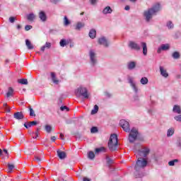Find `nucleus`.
Instances as JSON below:
<instances>
[{"mask_svg":"<svg viewBox=\"0 0 181 181\" xmlns=\"http://www.w3.org/2000/svg\"><path fill=\"white\" fill-rule=\"evenodd\" d=\"M97 112H98V105H95L94 109L91 110V115H94V114H97Z\"/></svg>","mask_w":181,"mask_h":181,"instance_id":"nucleus-34","label":"nucleus"},{"mask_svg":"<svg viewBox=\"0 0 181 181\" xmlns=\"http://www.w3.org/2000/svg\"><path fill=\"white\" fill-rule=\"evenodd\" d=\"M33 125H37V122L36 121L30 122V124L28 125V127H33Z\"/></svg>","mask_w":181,"mask_h":181,"instance_id":"nucleus-46","label":"nucleus"},{"mask_svg":"<svg viewBox=\"0 0 181 181\" xmlns=\"http://www.w3.org/2000/svg\"><path fill=\"white\" fill-rule=\"evenodd\" d=\"M30 110V117H36V114H35V110L31 107H29Z\"/></svg>","mask_w":181,"mask_h":181,"instance_id":"nucleus-40","label":"nucleus"},{"mask_svg":"<svg viewBox=\"0 0 181 181\" xmlns=\"http://www.w3.org/2000/svg\"><path fill=\"white\" fill-rule=\"evenodd\" d=\"M119 124L120 127H122L125 132H129V131H131V129L129 128V122H127L125 119L120 120Z\"/></svg>","mask_w":181,"mask_h":181,"instance_id":"nucleus-7","label":"nucleus"},{"mask_svg":"<svg viewBox=\"0 0 181 181\" xmlns=\"http://www.w3.org/2000/svg\"><path fill=\"white\" fill-rule=\"evenodd\" d=\"M30 29H32V25H25V30L26 31L30 30Z\"/></svg>","mask_w":181,"mask_h":181,"instance_id":"nucleus-49","label":"nucleus"},{"mask_svg":"<svg viewBox=\"0 0 181 181\" xmlns=\"http://www.w3.org/2000/svg\"><path fill=\"white\" fill-rule=\"evenodd\" d=\"M61 111H64L66 110V111H70V108H69L67 106H62L60 107Z\"/></svg>","mask_w":181,"mask_h":181,"instance_id":"nucleus-44","label":"nucleus"},{"mask_svg":"<svg viewBox=\"0 0 181 181\" xmlns=\"http://www.w3.org/2000/svg\"><path fill=\"white\" fill-rule=\"evenodd\" d=\"M13 117L16 119H23L24 118L23 113L22 112H17L14 113Z\"/></svg>","mask_w":181,"mask_h":181,"instance_id":"nucleus-14","label":"nucleus"},{"mask_svg":"<svg viewBox=\"0 0 181 181\" xmlns=\"http://www.w3.org/2000/svg\"><path fill=\"white\" fill-rule=\"evenodd\" d=\"M90 57L92 64H95L97 63V59H95V53L93 50L90 51Z\"/></svg>","mask_w":181,"mask_h":181,"instance_id":"nucleus-13","label":"nucleus"},{"mask_svg":"<svg viewBox=\"0 0 181 181\" xmlns=\"http://www.w3.org/2000/svg\"><path fill=\"white\" fill-rule=\"evenodd\" d=\"M75 94L78 97L81 96L83 97V98H88V90H87V88L81 86L76 89Z\"/></svg>","mask_w":181,"mask_h":181,"instance_id":"nucleus-5","label":"nucleus"},{"mask_svg":"<svg viewBox=\"0 0 181 181\" xmlns=\"http://www.w3.org/2000/svg\"><path fill=\"white\" fill-rule=\"evenodd\" d=\"M95 153H100V152H105V147H100L95 149Z\"/></svg>","mask_w":181,"mask_h":181,"instance_id":"nucleus-32","label":"nucleus"},{"mask_svg":"<svg viewBox=\"0 0 181 181\" xmlns=\"http://www.w3.org/2000/svg\"><path fill=\"white\" fill-rule=\"evenodd\" d=\"M54 181H60V179L59 178H57V179L54 180Z\"/></svg>","mask_w":181,"mask_h":181,"instance_id":"nucleus-62","label":"nucleus"},{"mask_svg":"<svg viewBox=\"0 0 181 181\" xmlns=\"http://www.w3.org/2000/svg\"><path fill=\"white\" fill-rule=\"evenodd\" d=\"M90 1L92 5H95V3L97 2V0H90Z\"/></svg>","mask_w":181,"mask_h":181,"instance_id":"nucleus-55","label":"nucleus"},{"mask_svg":"<svg viewBox=\"0 0 181 181\" xmlns=\"http://www.w3.org/2000/svg\"><path fill=\"white\" fill-rule=\"evenodd\" d=\"M35 14L33 13H30L27 16V19L28 21H29L30 22H33V21H35Z\"/></svg>","mask_w":181,"mask_h":181,"instance_id":"nucleus-27","label":"nucleus"},{"mask_svg":"<svg viewBox=\"0 0 181 181\" xmlns=\"http://www.w3.org/2000/svg\"><path fill=\"white\" fill-rule=\"evenodd\" d=\"M167 26H168V29H173V23H172V21H169L167 23Z\"/></svg>","mask_w":181,"mask_h":181,"instance_id":"nucleus-43","label":"nucleus"},{"mask_svg":"<svg viewBox=\"0 0 181 181\" xmlns=\"http://www.w3.org/2000/svg\"><path fill=\"white\" fill-rule=\"evenodd\" d=\"M95 36H97V31L95 29H91L89 32V37L90 39H95Z\"/></svg>","mask_w":181,"mask_h":181,"instance_id":"nucleus-20","label":"nucleus"},{"mask_svg":"<svg viewBox=\"0 0 181 181\" xmlns=\"http://www.w3.org/2000/svg\"><path fill=\"white\" fill-rule=\"evenodd\" d=\"M141 46L143 48V54L146 56V54H148V47L146 45V42H141Z\"/></svg>","mask_w":181,"mask_h":181,"instance_id":"nucleus-18","label":"nucleus"},{"mask_svg":"<svg viewBox=\"0 0 181 181\" xmlns=\"http://www.w3.org/2000/svg\"><path fill=\"white\" fill-rule=\"evenodd\" d=\"M34 160L37 161L39 163L42 161V158H39L38 156H35Z\"/></svg>","mask_w":181,"mask_h":181,"instance_id":"nucleus-47","label":"nucleus"},{"mask_svg":"<svg viewBox=\"0 0 181 181\" xmlns=\"http://www.w3.org/2000/svg\"><path fill=\"white\" fill-rule=\"evenodd\" d=\"M29 125H30V122H28V123H25L24 124V127L25 128H30V127H29Z\"/></svg>","mask_w":181,"mask_h":181,"instance_id":"nucleus-50","label":"nucleus"},{"mask_svg":"<svg viewBox=\"0 0 181 181\" xmlns=\"http://www.w3.org/2000/svg\"><path fill=\"white\" fill-rule=\"evenodd\" d=\"M172 57L174 58L175 60H177V59H180V53L175 51L172 54Z\"/></svg>","mask_w":181,"mask_h":181,"instance_id":"nucleus-25","label":"nucleus"},{"mask_svg":"<svg viewBox=\"0 0 181 181\" xmlns=\"http://www.w3.org/2000/svg\"><path fill=\"white\" fill-rule=\"evenodd\" d=\"M3 152H4V153H6V155H9L8 153V150H6V149H3Z\"/></svg>","mask_w":181,"mask_h":181,"instance_id":"nucleus-57","label":"nucleus"},{"mask_svg":"<svg viewBox=\"0 0 181 181\" xmlns=\"http://www.w3.org/2000/svg\"><path fill=\"white\" fill-rule=\"evenodd\" d=\"M45 129L46 132H47L48 134H50V132H52V131H53L52 127L49 124H46L45 126Z\"/></svg>","mask_w":181,"mask_h":181,"instance_id":"nucleus-29","label":"nucleus"},{"mask_svg":"<svg viewBox=\"0 0 181 181\" xmlns=\"http://www.w3.org/2000/svg\"><path fill=\"white\" fill-rule=\"evenodd\" d=\"M59 45L61 47H64V46H67V45H69V42L65 39H62L60 40Z\"/></svg>","mask_w":181,"mask_h":181,"instance_id":"nucleus-28","label":"nucleus"},{"mask_svg":"<svg viewBox=\"0 0 181 181\" xmlns=\"http://www.w3.org/2000/svg\"><path fill=\"white\" fill-rule=\"evenodd\" d=\"M129 47L132 49L133 50H136L137 52L141 50V47L136 42L130 41L129 43Z\"/></svg>","mask_w":181,"mask_h":181,"instance_id":"nucleus-8","label":"nucleus"},{"mask_svg":"<svg viewBox=\"0 0 181 181\" xmlns=\"http://www.w3.org/2000/svg\"><path fill=\"white\" fill-rule=\"evenodd\" d=\"M159 11H160V4H156L153 6L152 8H148L147 11H145L144 15L146 18V22H149L151 19H152L153 16L154 15H156V13L159 12Z\"/></svg>","mask_w":181,"mask_h":181,"instance_id":"nucleus-1","label":"nucleus"},{"mask_svg":"<svg viewBox=\"0 0 181 181\" xmlns=\"http://www.w3.org/2000/svg\"><path fill=\"white\" fill-rule=\"evenodd\" d=\"M57 155L59 159L63 160V159H66L67 158V153L64 151H62V150L57 151Z\"/></svg>","mask_w":181,"mask_h":181,"instance_id":"nucleus-10","label":"nucleus"},{"mask_svg":"<svg viewBox=\"0 0 181 181\" xmlns=\"http://www.w3.org/2000/svg\"><path fill=\"white\" fill-rule=\"evenodd\" d=\"M39 18L42 22H46L47 17L46 16V13L45 11H40L39 13Z\"/></svg>","mask_w":181,"mask_h":181,"instance_id":"nucleus-15","label":"nucleus"},{"mask_svg":"<svg viewBox=\"0 0 181 181\" xmlns=\"http://www.w3.org/2000/svg\"><path fill=\"white\" fill-rule=\"evenodd\" d=\"M137 161L135 165V170L136 171V173H138V170L141 168H144L146 167L148 165V160L146 158H144L143 157H137Z\"/></svg>","mask_w":181,"mask_h":181,"instance_id":"nucleus-3","label":"nucleus"},{"mask_svg":"<svg viewBox=\"0 0 181 181\" xmlns=\"http://www.w3.org/2000/svg\"><path fill=\"white\" fill-rule=\"evenodd\" d=\"M52 47V43L46 42L44 46L41 47V52H45V49H50Z\"/></svg>","mask_w":181,"mask_h":181,"instance_id":"nucleus-24","label":"nucleus"},{"mask_svg":"<svg viewBox=\"0 0 181 181\" xmlns=\"http://www.w3.org/2000/svg\"><path fill=\"white\" fill-rule=\"evenodd\" d=\"M136 67V63L135 62H130L127 64V69L129 70H134Z\"/></svg>","mask_w":181,"mask_h":181,"instance_id":"nucleus-16","label":"nucleus"},{"mask_svg":"<svg viewBox=\"0 0 181 181\" xmlns=\"http://www.w3.org/2000/svg\"><path fill=\"white\" fill-rule=\"evenodd\" d=\"M2 156V150L0 148V156Z\"/></svg>","mask_w":181,"mask_h":181,"instance_id":"nucleus-63","label":"nucleus"},{"mask_svg":"<svg viewBox=\"0 0 181 181\" xmlns=\"http://www.w3.org/2000/svg\"><path fill=\"white\" fill-rule=\"evenodd\" d=\"M91 134H97L98 132V128L97 127H93L90 129Z\"/></svg>","mask_w":181,"mask_h":181,"instance_id":"nucleus-41","label":"nucleus"},{"mask_svg":"<svg viewBox=\"0 0 181 181\" xmlns=\"http://www.w3.org/2000/svg\"><path fill=\"white\" fill-rule=\"evenodd\" d=\"M16 19V18L15 17H10L9 22H11V23H13V22H15Z\"/></svg>","mask_w":181,"mask_h":181,"instance_id":"nucleus-48","label":"nucleus"},{"mask_svg":"<svg viewBox=\"0 0 181 181\" xmlns=\"http://www.w3.org/2000/svg\"><path fill=\"white\" fill-rule=\"evenodd\" d=\"M112 13V9L111 8L110 6H106L103 11V13H104L105 15H107V13Z\"/></svg>","mask_w":181,"mask_h":181,"instance_id":"nucleus-21","label":"nucleus"},{"mask_svg":"<svg viewBox=\"0 0 181 181\" xmlns=\"http://www.w3.org/2000/svg\"><path fill=\"white\" fill-rule=\"evenodd\" d=\"M64 134H60V138H61V139H62V141H64Z\"/></svg>","mask_w":181,"mask_h":181,"instance_id":"nucleus-56","label":"nucleus"},{"mask_svg":"<svg viewBox=\"0 0 181 181\" xmlns=\"http://www.w3.org/2000/svg\"><path fill=\"white\" fill-rule=\"evenodd\" d=\"M21 28H22V26H21V25H17V29L19 30V29H21Z\"/></svg>","mask_w":181,"mask_h":181,"instance_id":"nucleus-60","label":"nucleus"},{"mask_svg":"<svg viewBox=\"0 0 181 181\" xmlns=\"http://www.w3.org/2000/svg\"><path fill=\"white\" fill-rule=\"evenodd\" d=\"M4 107H6H6H8V104L4 103Z\"/></svg>","mask_w":181,"mask_h":181,"instance_id":"nucleus-61","label":"nucleus"},{"mask_svg":"<svg viewBox=\"0 0 181 181\" xmlns=\"http://www.w3.org/2000/svg\"><path fill=\"white\" fill-rule=\"evenodd\" d=\"M5 110H6V112H11V107H6V108H5Z\"/></svg>","mask_w":181,"mask_h":181,"instance_id":"nucleus-54","label":"nucleus"},{"mask_svg":"<svg viewBox=\"0 0 181 181\" xmlns=\"http://www.w3.org/2000/svg\"><path fill=\"white\" fill-rule=\"evenodd\" d=\"M151 150L148 147H144L141 150L135 151L136 158H146L149 155Z\"/></svg>","mask_w":181,"mask_h":181,"instance_id":"nucleus-4","label":"nucleus"},{"mask_svg":"<svg viewBox=\"0 0 181 181\" xmlns=\"http://www.w3.org/2000/svg\"><path fill=\"white\" fill-rule=\"evenodd\" d=\"M129 6H126L124 8L125 11H129Z\"/></svg>","mask_w":181,"mask_h":181,"instance_id":"nucleus-58","label":"nucleus"},{"mask_svg":"<svg viewBox=\"0 0 181 181\" xmlns=\"http://www.w3.org/2000/svg\"><path fill=\"white\" fill-rule=\"evenodd\" d=\"M8 173L12 172L13 169H15V165L12 163H8Z\"/></svg>","mask_w":181,"mask_h":181,"instance_id":"nucleus-37","label":"nucleus"},{"mask_svg":"<svg viewBox=\"0 0 181 181\" xmlns=\"http://www.w3.org/2000/svg\"><path fill=\"white\" fill-rule=\"evenodd\" d=\"M107 145L110 151L112 152L117 151L118 147V136L115 134H111Z\"/></svg>","mask_w":181,"mask_h":181,"instance_id":"nucleus-2","label":"nucleus"},{"mask_svg":"<svg viewBox=\"0 0 181 181\" xmlns=\"http://www.w3.org/2000/svg\"><path fill=\"white\" fill-rule=\"evenodd\" d=\"M140 83L141 84H143V85L148 84V78L146 77L141 78V79L140 80Z\"/></svg>","mask_w":181,"mask_h":181,"instance_id":"nucleus-36","label":"nucleus"},{"mask_svg":"<svg viewBox=\"0 0 181 181\" xmlns=\"http://www.w3.org/2000/svg\"><path fill=\"white\" fill-rule=\"evenodd\" d=\"M84 26H85L84 23L78 22V23H77V24L75 27V29L76 30H80V29H81V28H84Z\"/></svg>","mask_w":181,"mask_h":181,"instance_id":"nucleus-26","label":"nucleus"},{"mask_svg":"<svg viewBox=\"0 0 181 181\" xmlns=\"http://www.w3.org/2000/svg\"><path fill=\"white\" fill-rule=\"evenodd\" d=\"M138 138V130L136 128H132L129 134V141L130 144H134Z\"/></svg>","mask_w":181,"mask_h":181,"instance_id":"nucleus-6","label":"nucleus"},{"mask_svg":"<svg viewBox=\"0 0 181 181\" xmlns=\"http://www.w3.org/2000/svg\"><path fill=\"white\" fill-rule=\"evenodd\" d=\"M98 43L99 45H103L105 47H108L109 46L108 41L104 37L98 39Z\"/></svg>","mask_w":181,"mask_h":181,"instance_id":"nucleus-12","label":"nucleus"},{"mask_svg":"<svg viewBox=\"0 0 181 181\" xmlns=\"http://www.w3.org/2000/svg\"><path fill=\"white\" fill-rule=\"evenodd\" d=\"M175 134V129L170 128L167 132V136H172Z\"/></svg>","mask_w":181,"mask_h":181,"instance_id":"nucleus-30","label":"nucleus"},{"mask_svg":"<svg viewBox=\"0 0 181 181\" xmlns=\"http://www.w3.org/2000/svg\"><path fill=\"white\" fill-rule=\"evenodd\" d=\"M71 22L69 20V18H67V16H64V26H69V25H70Z\"/></svg>","mask_w":181,"mask_h":181,"instance_id":"nucleus-31","label":"nucleus"},{"mask_svg":"<svg viewBox=\"0 0 181 181\" xmlns=\"http://www.w3.org/2000/svg\"><path fill=\"white\" fill-rule=\"evenodd\" d=\"M88 158L89 159H94V158H95V154H94V152L93 151H89L88 153Z\"/></svg>","mask_w":181,"mask_h":181,"instance_id":"nucleus-33","label":"nucleus"},{"mask_svg":"<svg viewBox=\"0 0 181 181\" xmlns=\"http://www.w3.org/2000/svg\"><path fill=\"white\" fill-rule=\"evenodd\" d=\"M160 73L163 77L165 78H168L169 77V74L168 73V71L163 68V66H160Z\"/></svg>","mask_w":181,"mask_h":181,"instance_id":"nucleus-11","label":"nucleus"},{"mask_svg":"<svg viewBox=\"0 0 181 181\" xmlns=\"http://www.w3.org/2000/svg\"><path fill=\"white\" fill-rule=\"evenodd\" d=\"M130 2H136V0H129Z\"/></svg>","mask_w":181,"mask_h":181,"instance_id":"nucleus-64","label":"nucleus"},{"mask_svg":"<svg viewBox=\"0 0 181 181\" xmlns=\"http://www.w3.org/2000/svg\"><path fill=\"white\" fill-rule=\"evenodd\" d=\"M129 83L132 86V88H134V91H138V89L136 88V86H135V83H134V81H132V79H130Z\"/></svg>","mask_w":181,"mask_h":181,"instance_id":"nucleus-35","label":"nucleus"},{"mask_svg":"<svg viewBox=\"0 0 181 181\" xmlns=\"http://www.w3.org/2000/svg\"><path fill=\"white\" fill-rule=\"evenodd\" d=\"M169 49H170V45L163 44V45H161V46L160 47H158V49L157 50V53L160 54L162 52V50L166 51V50H169Z\"/></svg>","mask_w":181,"mask_h":181,"instance_id":"nucleus-9","label":"nucleus"},{"mask_svg":"<svg viewBox=\"0 0 181 181\" xmlns=\"http://www.w3.org/2000/svg\"><path fill=\"white\" fill-rule=\"evenodd\" d=\"M25 45L28 50H33V49H35V47L29 40H25Z\"/></svg>","mask_w":181,"mask_h":181,"instance_id":"nucleus-17","label":"nucleus"},{"mask_svg":"<svg viewBox=\"0 0 181 181\" xmlns=\"http://www.w3.org/2000/svg\"><path fill=\"white\" fill-rule=\"evenodd\" d=\"M83 181H90V180L87 177H83Z\"/></svg>","mask_w":181,"mask_h":181,"instance_id":"nucleus-59","label":"nucleus"},{"mask_svg":"<svg viewBox=\"0 0 181 181\" xmlns=\"http://www.w3.org/2000/svg\"><path fill=\"white\" fill-rule=\"evenodd\" d=\"M106 159L107 165H112V163H114V160L109 157H107Z\"/></svg>","mask_w":181,"mask_h":181,"instance_id":"nucleus-42","label":"nucleus"},{"mask_svg":"<svg viewBox=\"0 0 181 181\" xmlns=\"http://www.w3.org/2000/svg\"><path fill=\"white\" fill-rule=\"evenodd\" d=\"M56 139H57V138H56L55 136H51V141H52V142H56Z\"/></svg>","mask_w":181,"mask_h":181,"instance_id":"nucleus-51","label":"nucleus"},{"mask_svg":"<svg viewBox=\"0 0 181 181\" xmlns=\"http://www.w3.org/2000/svg\"><path fill=\"white\" fill-rule=\"evenodd\" d=\"M13 96V88L12 87L8 88V90L6 93V98H9V97Z\"/></svg>","mask_w":181,"mask_h":181,"instance_id":"nucleus-22","label":"nucleus"},{"mask_svg":"<svg viewBox=\"0 0 181 181\" xmlns=\"http://www.w3.org/2000/svg\"><path fill=\"white\" fill-rule=\"evenodd\" d=\"M173 111V112H176L177 114H181L180 106L177 105H174Z\"/></svg>","mask_w":181,"mask_h":181,"instance_id":"nucleus-23","label":"nucleus"},{"mask_svg":"<svg viewBox=\"0 0 181 181\" xmlns=\"http://www.w3.org/2000/svg\"><path fill=\"white\" fill-rule=\"evenodd\" d=\"M18 83L20 84H24V85L27 86V84H28V79H25V78L20 79V80H18Z\"/></svg>","mask_w":181,"mask_h":181,"instance_id":"nucleus-38","label":"nucleus"},{"mask_svg":"<svg viewBox=\"0 0 181 181\" xmlns=\"http://www.w3.org/2000/svg\"><path fill=\"white\" fill-rule=\"evenodd\" d=\"M35 135L36 136L35 137V139H36L37 136H39V129H37V132H35Z\"/></svg>","mask_w":181,"mask_h":181,"instance_id":"nucleus-53","label":"nucleus"},{"mask_svg":"<svg viewBox=\"0 0 181 181\" xmlns=\"http://www.w3.org/2000/svg\"><path fill=\"white\" fill-rule=\"evenodd\" d=\"M52 4H57V2H60V0H51Z\"/></svg>","mask_w":181,"mask_h":181,"instance_id":"nucleus-52","label":"nucleus"},{"mask_svg":"<svg viewBox=\"0 0 181 181\" xmlns=\"http://www.w3.org/2000/svg\"><path fill=\"white\" fill-rule=\"evenodd\" d=\"M51 78L54 84H59V79L56 78V74L54 72H51Z\"/></svg>","mask_w":181,"mask_h":181,"instance_id":"nucleus-19","label":"nucleus"},{"mask_svg":"<svg viewBox=\"0 0 181 181\" xmlns=\"http://www.w3.org/2000/svg\"><path fill=\"white\" fill-rule=\"evenodd\" d=\"M174 119H175V121H177L178 122H181V115L175 116L174 117Z\"/></svg>","mask_w":181,"mask_h":181,"instance_id":"nucleus-45","label":"nucleus"},{"mask_svg":"<svg viewBox=\"0 0 181 181\" xmlns=\"http://www.w3.org/2000/svg\"><path fill=\"white\" fill-rule=\"evenodd\" d=\"M179 162V160L175 159L168 163L169 166H175V163Z\"/></svg>","mask_w":181,"mask_h":181,"instance_id":"nucleus-39","label":"nucleus"}]
</instances>
